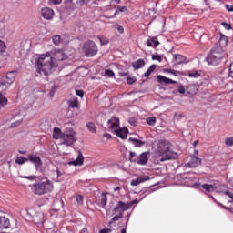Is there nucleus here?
Masks as SVG:
<instances>
[{
	"label": "nucleus",
	"mask_w": 233,
	"mask_h": 233,
	"mask_svg": "<svg viewBox=\"0 0 233 233\" xmlns=\"http://www.w3.org/2000/svg\"><path fill=\"white\" fill-rule=\"evenodd\" d=\"M221 25L226 30H232V25L227 22H222Z\"/></svg>",
	"instance_id": "obj_51"
},
{
	"label": "nucleus",
	"mask_w": 233,
	"mask_h": 233,
	"mask_svg": "<svg viewBox=\"0 0 233 233\" xmlns=\"http://www.w3.org/2000/svg\"><path fill=\"white\" fill-rule=\"evenodd\" d=\"M42 17L50 20L54 17V10L50 7H44L41 10Z\"/></svg>",
	"instance_id": "obj_13"
},
{
	"label": "nucleus",
	"mask_w": 233,
	"mask_h": 233,
	"mask_svg": "<svg viewBox=\"0 0 233 233\" xmlns=\"http://www.w3.org/2000/svg\"><path fill=\"white\" fill-rule=\"evenodd\" d=\"M83 50L85 53L86 57H92L97 54L98 49L96 42L92 40H88L84 44Z\"/></svg>",
	"instance_id": "obj_5"
},
{
	"label": "nucleus",
	"mask_w": 233,
	"mask_h": 233,
	"mask_svg": "<svg viewBox=\"0 0 233 233\" xmlns=\"http://www.w3.org/2000/svg\"><path fill=\"white\" fill-rule=\"evenodd\" d=\"M224 194H225L226 196H228V198H230V199H232V201H233V193H232V192H230V191H225Z\"/></svg>",
	"instance_id": "obj_57"
},
{
	"label": "nucleus",
	"mask_w": 233,
	"mask_h": 233,
	"mask_svg": "<svg viewBox=\"0 0 233 233\" xmlns=\"http://www.w3.org/2000/svg\"><path fill=\"white\" fill-rule=\"evenodd\" d=\"M66 6L67 10H76V4H74V2L66 4Z\"/></svg>",
	"instance_id": "obj_48"
},
{
	"label": "nucleus",
	"mask_w": 233,
	"mask_h": 233,
	"mask_svg": "<svg viewBox=\"0 0 233 233\" xmlns=\"http://www.w3.org/2000/svg\"><path fill=\"white\" fill-rule=\"evenodd\" d=\"M84 197L82 195L76 196V202L78 205H83Z\"/></svg>",
	"instance_id": "obj_53"
},
{
	"label": "nucleus",
	"mask_w": 233,
	"mask_h": 233,
	"mask_svg": "<svg viewBox=\"0 0 233 233\" xmlns=\"http://www.w3.org/2000/svg\"><path fill=\"white\" fill-rule=\"evenodd\" d=\"M137 165H147L148 163V152H143L139 155V157L137 159Z\"/></svg>",
	"instance_id": "obj_19"
},
{
	"label": "nucleus",
	"mask_w": 233,
	"mask_h": 233,
	"mask_svg": "<svg viewBox=\"0 0 233 233\" xmlns=\"http://www.w3.org/2000/svg\"><path fill=\"white\" fill-rule=\"evenodd\" d=\"M183 116H184L183 114H181V113H176L175 116H174V119H175L176 121H179V120H181V118H182Z\"/></svg>",
	"instance_id": "obj_54"
},
{
	"label": "nucleus",
	"mask_w": 233,
	"mask_h": 233,
	"mask_svg": "<svg viewBox=\"0 0 233 233\" xmlns=\"http://www.w3.org/2000/svg\"><path fill=\"white\" fill-rule=\"evenodd\" d=\"M76 96H78V97L83 98V96H85V91H83L82 89H76Z\"/></svg>",
	"instance_id": "obj_52"
},
{
	"label": "nucleus",
	"mask_w": 233,
	"mask_h": 233,
	"mask_svg": "<svg viewBox=\"0 0 233 233\" xmlns=\"http://www.w3.org/2000/svg\"><path fill=\"white\" fill-rule=\"evenodd\" d=\"M61 3H63V0H48V4L49 5H61Z\"/></svg>",
	"instance_id": "obj_50"
},
{
	"label": "nucleus",
	"mask_w": 233,
	"mask_h": 233,
	"mask_svg": "<svg viewBox=\"0 0 233 233\" xmlns=\"http://www.w3.org/2000/svg\"><path fill=\"white\" fill-rule=\"evenodd\" d=\"M199 91V85L198 84H190L186 87V92L190 96H196V94Z\"/></svg>",
	"instance_id": "obj_16"
},
{
	"label": "nucleus",
	"mask_w": 233,
	"mask_h": 233,
	"mask_svg": "<svg viewBox=\"0 0 233 233\" xmlns=\"http://www.w3.org/2000/svg\"><path fill=\"white\" fill-rule=\"evenodd\" d=\"M181 179H183V183L186 187H192L193 188H198V187H201L200 183L196 182V177L183 173L180 174Z\"/></svg>",
	"instance_id": "obj_6"
},
{
	"label": "nucleus",
	"mask_w": 233,
	"mask_h": 233,
	"mask_svg": "<svg viewBox=\"0 0 233 233\" xmlns=\"http://www.w3.org/2000/svg\"><path fill=\"white\" fill-rule=\"evenodd\" d=\"M90 0H76V5L78 6H85V5H88Z\"/></svg>",
	"instance_id": "obj_43"
},
{
	"label": "nucleus",
	"mask_w": 233,
	"mask_h": 233,
	"mask_svg": "<svg viewBox=\"0 0 233 233\" xmlns=\"http://www.w3.org/2000/svg\"><path fill=\"white\" fill-rule=\"evenodd\" d=\"M161 43H159V40H157V36H153L151 39L147 40V46H153L154 48H157Z\"/></svg>",
	"instance_id": "obj_22"
},
{
	"label": "nucleus",
	"mask_w": 233,
	"mask_h": 233,
	"mask_svg": "<svg viewBox=\"0 0 233 233\" xmlns=\"http://www.w3.org/2000/svg\"><path fill=\"white\" fill-rule=\"evenodd\" d=\"M156 68H157V66L155 64L151 65L147 72L143 75V77H150V75L156 70Z\"/></svg>",
	"instance_id": "obj_32"
},
{
	"label": "nucleus",
	"mask_w": 233,
	"mask_h": 233,
	"mask_svg": "<svg viewBox=\"0 0 233 233\" xmlns=\"http://www.w3.org/2000/svg\"><path fill=\"white\" fill-rule=\"evenodd\" d=\"M225 8L228 12H233V6H230L229 5H225Z\"/></svg>",
	"instance_id": "obj_61"
},
{
	"label": "nucleus",
	"mask_w": 233,
	"mask_h": 233,
	"mask_svg": "<svg viewBox=\"0 0 233 233\" xmlns=\"http://www.w3.org/2000/svg\"><path fill=\"white\" fill-rule=\"evenodd\" d=\"M163 72L173 75L174 74V69L165 68V69H163Z\"/></svg>",
	"instance_id": "obj_60"
},
{
	"label": "nucleus",
	"mask_w": 233,
	"mask_h": 233,
	"mask_svg": "<svg viewBox=\"0 0 233 233\" xmlns=\"http://www.w3.org/2000/svg\"><path fill=\"white\" fill-rule=\"evenodd\" d=\"M116 136L120 137V139H127L128 136V127L119 128L115 130Z\"/></svg>",
	"instance_id": "obj_20"
},
{
	"label": "nucleus",
	"mask_w": 233,
	"mask_h": 233,
	"mask_svg": "<svg viewBox=\"0 0 233 233\" xmlns=\"http://www.w3.org/2000/svg\"><path fill=\"white\" fill-rule=\"evenodd\" d=\"M53 43L54 45H59L61 43V36L60 35L53 36Z\"/></svg>",
	"instance_id": "obj_47"
},
{
	"label": "nucleus",
	"mask_w": 233,
	"mask_h": 233,
	"mask_svg": "<svg viewBox=\"0 0 233 233\" xmlns=\"http://www.w3.org/2000/svg\"><path fill=\"white\" fill-rule=\"evenodd\" d=\"M145 181H150V177L148 176H140L133 180H131L132 187H137L140 183H145Z\"/></svg>",
	"instance_id": "obj_15"
},
{
	"label": "nucleus",
	"mask_w": 233,
	"mask_h": 233,
	"mask_svg": "<svg viewBox=\"0 0 233 233\" xmlns=\"http://www.w3.org/2000/svg\"><path fill=\"white\" fill-rule=\"evenodd\" d=\"M226 147H233V137L225 139Z\"/></svg>",
	"instance_id": "obj_44"
},
{
	"label": "nucleus",
	"mask_w": 233,
	"mask_h": 233,
	"mask_svg": "<svg viewBox=\"0 0 233 233\" xmlns=\"http://www.w3.org/2000/svg\"><path fill=\"white\" fill-rule=\"evenodd\" d=\"M105 76H106V77H114V76H116V74L111 69H106Z\"/></svg>",
	"instance_id": "obj_41"
},
{
	"label": "nucleus",
	"mask_w": 233,
	"mask_h": 233,
	"mask_svg": "<svg viewBox=\"0 0 233 233\" xmlns=\"http://www.w3.org/2000/svg\"><path fill=\"white\" fill-rule=\"evenodd\" d=\"M118 203H120V207L124 209V210H130V208H132V205H137V203H139V201L137 199L132 200L131 202H123V201H119Z\"/></svg>",
	"instance_id": "obj_21"
},
{
	"label": "nucleus",
	"mask_w": 233,
	"mask_h": 233,
	"mask_svg": "<svg viewBox=\"0 0 233 233\" xmlns=\"http://www.w3.org/2000/svg\"><path fill=\"white\" fill-rule=\"evenodd\" d=\"M146 121L147 125L154 127V125H156V116L147 117Z\"/></svg>",
	"instance_id": "obj_38"
},
{
	"label": "nucleus",
	"mask_w": 233,
	"mask_h": 233,
	"mask_svg": "<svg viewBox=\"0 0 233 233\" xmlns=\"http://www.w3.org/2000/svg\"><path fill=\"white\" fill-rule=\"evenodd\" d=\"M125 211H127V209H124L122 207H120V203L118 202L116 207L113 209V212L117 213V215L112 218L109 225H112L114 221H119V219L123 218V214H125Z\"/></svg>",
	"instance_id": "obj_8"
},
{
	"label": "nucleus",
	"mask_w": 233,
	"mask_h": 233,
	"mask_svg": "<svg viewBox=\"0 0 233 233\" xmlns=\"http://www.w3.org/2000/svg\"><path fill=\"white\" fill-rule=\"evenodd\" d=\"M132 66L134 70H139V68H143V66H145V60L137 59V61L132 63Z\"/></svg>",
	"instance_id": "obj_28"
},
{
	"label": "nucleus",
	"mask_w": 233,
	"mask_h": 233,
	"mask_svg": "<svg viewBox=\"0 0 233 233\" xmlns=\"http://www.w3.org/2000/svg\"><path fill=\"white\" fill-rule=\"evenodd\" d=\"M99 233H112V229L110 228H104L99 231Z\"/></svg>",
	"instance_id": "obj_56"
},
{
	"label": "nucleus",
	"mask_w": 233,
	"mask_h": 233,
	"mask_svg": "<svg viewBox=\"0 0 233 233\" xmlns=\"http://www.w3.org/2000/svg\"><path fill=\"white\" fill-rule=\"evenodd\" d=\"M157 81L161 84V85H176L177 84V81L175 80H172L167 76H161V75H158L157 76Z\"/></svg>",
	"instance_id": "obj_14"
},
{
	"label": "nucleus",
	"mask_w": 233,
	"mask_h": 233,
	"mask_svg": "<svg viewBox=\"0 0 233 233\" xmlns=\"http://www.w3.org/2000/svg\"><path fill=\"white\" fill-rule=\"evenodd\" d=\"M190 161L186 164V167H189V168H196V167H199L201 165V158L196 156H190Z\"/></svg>",
	"instance_id": "obj_12"
},
{
	"label": "nucleus",
	"mask_w": 233,
	"mask_h": 233,
	"mask_svg": "<svg viewBox=\"0 0 233 233\" xmlns=\"http://www.w3.org/2000/svg\"><path fill=\"white\" fill-rule=\"evenodd\" d=\"M28 162V158L25 157H18L15 159V163L16 165H25V163Z\"/></svg>",
	"instance_id": "obj_35"
},
{
	"label": "nucleus",
	"mask_w": 233,
	"mask_h": 233,
	"mask_svg": "<svg viewBox=\"0 0 233 233\" xmlns=\"http://www.w3.org/2000/svg\"><path fill=\"white\" fill-rule=\"evenodd\" d=\"M219 35H220V38L218 40V43L220 46H227V45L228 44V37H227L222 33H219Z\"/></svg>",
	"instance_id": "obj_30"
},
{
	"label": "nucleus",
	"mask_w": 233,
	"mask_h": 233,
	"mask_svg": "<svg viewBox=\"0 0 233 233\" xmlns=\"http://www.w3.org/2000/svg\"><path fill=\"white\" fill-rule=\"evenodd\" d=\"M137 81V78H136V76H128L127 78V85H134V83H136Z\"/></svg>",
	"instance_id": "obj_42"
},
{
	"label": "nucleus",
	"mask_w": 233,
	"mask_h": 233,
	"mask_svg": "<svg viewBox=\"0 0 233 233\" xmlns=\"http://www.w3.org/2000/svg\"><path fill=\"white\" fill-rule=\"evenodd\" d=\"M10 228V219L5 218V217H0V229H6Z\"/></svg>",
	"instance_id": "obj_23"
},
{
	"label": "nucleus",
	"mask_w": 233,
	"mask_h": 233,
	"mask_svg": "<svg viewBox=\"0 0 233 233\" xmlns=\"http://www.w3.org/2000/svg\"><path fill=\"white\" fill-rule=\"evenodd\" d=\"M168 150H170V142L168 140H160L158 142V152L164 155Z\"/></svg>",
	"instance_id": "obj_11"
},
{
	"label": "nucleus",
	"mask_w": 233,
	"mask_h": 233,
	"mask_svg": "<svg viewBox=\"0 0 233 233\" xmlns=\"http://www.w3.org/2000/svg\"><path fill=\"white\" fill-rule=\"evenodd\" d=\"M55 57L54 58L56 61H65L66 59H68V56H66V54H65V51H63V49H58L56 51L55 53Z\"/></svg>",
	"instance_id": "obj_17"
},
{
	"label": "nucleus",
	"mask_w": 233,
	"mask_h": 233,
	"mask_svg": "<svg viewBox=\"0 0 233 233\" xmlns=\"http://www.w3.org/2000/svg\"><path fill=\"white\" fill-rule=\"evenodd\" d=\"M108 201V198L106 197V194L102 193L101 199H100V207L104 208V207H106V203Z\"/></svg>",
	"instance_id": "obj_34"
},
{
	"label": "nucleus",
	"mask_w": 233,
	"mask_h": 233,
	"mask_svg": "<svg viewBox=\"0 0 233 233\" xmlns=\"http://www.w3.org/2000/svg\"><path fill=\"white\" fill-rule=\"evenodd\" d=\"M76 132L74 129L66 130L64 135L62 136V139L64 141V145H67L68 147H72V144L77 141V138L75 137Z\"/></svg>",
	"instance_id": "obj_7"
},
{
	"label": "nucleus",
	"mask_w": 233,
	"mask_h": 233,
	"mask_svg": "<svg viewBox=\"0 0 233 233\" xmlns=\"http://www.w3.org/2000/svg\"><path fill=\"white\" fill-rule=\"evenodd\" d=\"M63 136H65V132H62L61 128L59 127L54 128V135H53L54 139H63Z\"/></svg>",
	"instance_id": "obj_29"
},
{
	"label": "nucleus",
	"mask_w": 233,
	"mask_h": 233,
	"mask_svg": "<svg viewBox=\"0 0 233 233\" xmlns=\"http://www.w3.org/2000/svg\"><path fill=\"white\" fill-rule=\"evenodd\" d=\"M200 187L201 188H204L206 192H214L218 190V187L212 184H203V185H200Z\"/></svg>",
	"instance_id": "obj_26"
},
{
	"label": "nucleus",
	"mask_w": 233,
	"mask_h": 233,
	"mask_svg": "<svg viewBox=\"0 0 233 233\" xmlns=\"http://www.w3.org/2000/svg\"><path fill=\"white\" fill-rule=\"evenodd\" d=\"M174 59L176 61V65H183V63H188V60H187V57L182 55H174Z\"/></svg>",
	"instance_id": "obj_24"
},
{
	"label": "nucleus",
	"mask_w": 233,
	"mask_h": 233,
	"mask_svg": "<svg viewBox=\"0 0 233 233\" xmlns=\"http://www.w3.org/2000/svg\"><path fill=\"white\" fill-rule=\"evenodd\" d=\"M8 105V99L5 98V96L0 93V108H5Z\"/></svg>",
	"instance_id": "obj_33"
},
{
	"label": "nucleus",
	"mask_w": 233,
	"mask_h": 233,
	"mask_svg": "<svg viewBox=\"0 0 233 233\" xmlns=\"http://www.w3.org/2000/svg\"><path fill=\"white\" fill-rule=\"evenodd\" d=\"M98 39L101 45H108V43H110V41L106 37L98 36Z\"/></svg>",
	"instance_id": "obj_46"
},
{
	"label": "nucleus",
	"mask_w": 233,
	"mask_h": 233,
	"mask_svg": "<svg viewBox=\"0 0 233 233\" xmlns=\"http://www.w3.org/2000/svg\"><path fill=\"white\" fill-rule=\"evenodd\" d=\"M69 108H79V100L77 98H73L68 102Z\"/></svg>",
	"instance_id": "obj_31"
},
{
	"label": "nucleus",
	"mask_w": 233,
	"mask_h": 233,
	"mask_svg": "<svg viewBox=\"0 0 233 233\" xmlns=\"http://www.w3.org/2000/svg\"><path fill=\"white\" fill-rule=\"evenodd\" d=\"M134 157H136V152L130 151V152H129V161H130L131 163H137V159H136V158H134Z\"/></svg>",
	"instance_id": "obj_40"
},
{
	"label": "nucleus",
	"mask_w": 233,
	"mask_h": 233,
	"mask_svg": "<svg viewBox=\"0 0 233 233\" xmlns=\"http://www.w3.org/2000/svg\"><path fill=\"white\" fill-rule=\"evenodd\" d=\"M103 137H106V139H112V135H110L109 133H105L103 135Z\"/></svg>",
	"instance_id": "obj_63"
},
{
	"label": "nucleus",
	"mask_w": 233,
	"mask_h": 233,
	"mask_svg": "<svg viewBox=\"0 0 233 233\" xmlns=\"http://www.w3.org/2000/svg\"><path fill=\"white\" fill-rule=\"evenodd\" d=\"M32 187L33 193L36 196H43L54 190V184L48 178H44L38 182H35L32 185Z\"/></svg>",
	"instance_id": "obj_2"
},
{
	"label": "nucleus",
	"mask_w": 233,
	"mask_h": 233,
	"mask_svg": "<svg viewBox=\"0 0 233 233\" xmlns=\"http://www.w3.org/2000/svg\"><path fill=\"white\" fill-rule=\"evenodd\" d=\"M223 57H225V51L223 50V47H221V46H215L211 48L206 61L208 65H213V66H216L223 61Z\"/></svg>",
	"instance_id": "obj_3"
},
{
	"label": "nucleus",
	"mask_w": 233,
	"mask_h": 233,
	"mask_svg": "<svg viewBox=\"0 0 233 233\" xmlns=\"http://www.w3.org/2000/svg\"><path fill=\"white\" fill-rule=\"evenodd\" d=\"M128 141H129V143H132V145H134V147H144V145H146V143H147L145 141H141L137 138H133V137H129Z\"/></svg>",
	"instance_id": "obj_25"
},
{
	"label": "nucleus",
	"mask_w": 233,
	"mask_h": 233,
	"mask_svg": "<svg viewBox=\"0 0 233 233\" xmlns=\"http://www.w3.org/2000/svg\"><path fill=\"white\" fill-rule=\"evenodd\" d=\"M187 76L188 77L198 78V77H201V73H198V71H192V72H189Z\"/></svg>",
	"instance_id": "obj_39"
},
{
	"label": "nucleus",
	"mask_w": 233,
	"mask_h": 233,
	"mask_svg": "<svg viewBox=\"0 0 233 233\" xmlns=\"http://www.w3.org/2000/svg\"><path fill=\"white\" fill-rule=\"evenodd\" d=\"M128 8L127 6H121V5H118L116 7V10L114 14V17H116V15H117V14H119V12H127Z\"/></svg>",
	"instance_id": "obj_36"
},
{
	"label": "nucleus",
	"mask_w": 233,
	"mask_h": 233,
	"mask_svg": "<svg viewBox=\"0 0 233 233\" xmlns=\"http://www.w3.org/2000/svg\"><path fill=\"white\" fill-rule=\"evenodd\" d=\"M109 128H117L119 127V118L113 116L108 120Z\"/></svg>",
	"instance_id": "obj_27"
},
{
	"label": "nucleus",
	"mask_w": 233,
	"mask_h": 233,
	"mask_svg": "<svg viewBox=\"0 0 233 233\" xmlns=\"http://www.w3.org/2000/svg\"><path fill=\"white\" fill-rule=\"evenodd\" d=\"M27 159L28 161H30V163H33L35 167H36V170L41 168V167H43V162H41V157H38L37 155L29 154Z\"/></svg>",
	"instance_id": "obj_10"
},
{
	"label": "nucleus",
	"mask_w": 233,
	"mask_h": 233,
	"mask_svg": "<svg viewBox=\"0 0 233 233\" xmlns=\"http://www.w3.org/2000/svg\"><path fill=\"white\" fill-rule=\"evenodd\" d=\"M6 50V45H5V42L0 40V52H5Z\"/></svg>",
	"instance_id": "obj_55"
},
{
	"label": "nucleus",
	"mask_w": 233,
	"mask_h": 233,
	"mask_svg": "<svg viewBox=\"0 0 233 233\" xmlns=\"http://www.w3.org/2000/svg\"><path fill=\"white\" fill-rule=\"evenodd\" d=\"M118 75H119V77H125L128 76V72L121 71L118 73Z\"/></svg>",
	"instance_id": "obj_58"
},
{
	"label": "nucleus",
	"mask_w": 233,
	"mask_h": 233,
	"mask_svg": "<svg viewBox=\"0 0 233 233\" xmlns=\"http://www.w3.org/2000/svg\"><path fill=\"white\" fill-rule=\"evenodd\" d=\"M229 73L233 74V62L229 66Z\"/></svg>",
	"instance_id": "obj_64"
},
{
	"label": "nucleus",
	"mask_w": 233,
	"mask_h": 233,
	"mask_svg": "<svg viewBox=\"0 0 233 233\" xmlns=\"http://www.w3.org/2000/svg\"><path fill=\"white\" fill-rule=\"evenodd\" d=\"M85 161V157H83V153L81 151L78 152V156L75 161L68 162V165H73L74 167H78L83 165Z\"/></svg>",
	"instance_id": "obj_18"
},
{
	"label": "nucleus",
	"mask_w": 233,
	"mask_h": 233,
	"mask_svg": "<svg viewBox=\"0 0 233 233\" xmlns=\"http://www.w3.org/2000/svg\"><path fill=\"white\" fill-rule=\"evenodd\" d=\"M177 92H178L179 94H185V92H187V89H185V86L183 85H179Z\"/></svg>",
	"instance_id": "obj_49"
},
{
	"label": "nucleus",
	"mask_w": 233,
	"mask_h": 233,
	"mask_svg": "<svg viewBox=\"0 0 233 233\" xmlns=\"http://www.w3.org/2000/svg\"><path fill=\"white\" fill-rule=\"evenodd\" d=\"M24 179H29V181H34L35 179V176H25Z\"/></svg>",
	"instance_id": "obj_59"
},
{
	"label": "nucleus",
	"mask_w": 233,
	"mask_h": 233,
	"mask_svg": "<svg viewBox=\"0 0 233 233\" xmlns=\"http://www.w3.org/2000/svg\"><path fill=\"white\" fill-rule=\"evenodd\" d=\"M173 76H183V72H181V71H176V70H174L173 71Z\"/></svg>",
	"instance_id": "obj_62"
},
{
	"label": "nucleus",
	"mask_w": 233,
	"mask_h": 233,
	"mask_svg": "<svg viewBox=\"0 0 233 233\" xmlns=\"http://www.w3.org/2000/svg\"><path fill=\"white\" fill-rule=\"evenodd\" d=\"M37 66L38 74L44 76H49L52 72L56 71L57 67V63H56V59L50 56L49 53L46 55H42L35 62Z\"/></svg>",
	"instance_id": "obj_1"
},
{
	"label": "nucleus",
	"mask_w": 233,
	"mask_h": 233,
	"mask_svg": "<svg viewBox=\"0 0 233 233\" xmlns=\"http://www.w3.org/2000/svg\"><path fill=\"white\" fill-rule=\"evenodd\" d=\"M174 159H177V153L174 151H170L168 149L166 153H164L160 158L161 163L164 161H172Z\"/></svg>",
	"instance_id": "obj_9"
},
{
	"label": "nucleus",
	"mask_w": 233,
	"mask_h": 233,
	"mask_svg": "<svg viewBox=\"0 0 233 233\" xmlns=\"http://www.w3.org/2000/svg\"><path fill=\"white\" fill-rule=\"evenodd\" d=\"M87 128L89 131H91L93 134H96V124L92 123V122H89L87 124Z\"/></svg>",
	"instance_id": "obj_37"
},
{
	"label": "nucleus",
	"mask_w": 233,
	"mask_h": 233,
	"mask_svg": "<svg viewBox=\"0 0 233 233\" xmlns=\"http://www.w3.org/2000/svg\"><path fill=\"white\" fill-rule=\"evenodd\" d=\"M16 75V71H11L6 73V75L0 79V89L8 90L14 81H15Z\"/></svg>",
	"instance_id": "obj_4"
},
{
	"label": "nucleus",
	"mask_w": 233,
	"mask_h": 233,
	"mask_svg": "<svg viewBox=\"0 0 233 233\" xmlns=\"http://www.w3.org/2000/svg\"><path fill=\"white\" fill-rule=\"evenodd\" d=\"M151 59L153 61H158L159 63H161L163 61V58H161L160 55H152Z\"/></svg>",
	"instance_id": "obj_45"
}]
</instances>
